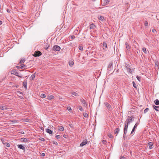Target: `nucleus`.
Returning a JSON list of instances; mask_svg holds the SVG:
<instances>
[{
  "label": "nucleus",
  "mask_w": 159,
  "mask_h": 159,
  "mask_svg": "<svg viewBox=\"0 0 159 159\" xmlns=\"http://www.w3.org/2000/svg\"><path fill=\"white\" fill-rule=\"evenodd\" d=\"M79 48L80 50L81 51L83 50V47L82 46H79Z\"/></svg>",
  "instance_id": "nucleus-38"
},
{
  "label": "nucleus",
  "mask_w": 159,
  "mask_h": 159,
  "mask_svg": "<svg viewBox=\"0 0 159 159\" xmlns=\"http://www.w3.org/2000/svg\"><path fill=\"white\" fill-rule=\"evenodd\" d=\"M2 143L4 144V143H5V141L4 139H2L1 140Z\"/></svg>",
  "instance_id": "nucleus-54"
},
{
  "label": "nucleus",
  "mask_w": 159,
  "mask_h": 159,
  "mask_svg": "<svg viewBox=\"0 0 159 159\" xmlns=\"http://www.w3.org/2000/svg\"><path fill=\"white\" fill-rule=\"evenodd\" d=\"M35 73H34V74H32L31 76L30 77V80H33L35 77Z\"/></svg>",
  "instance_id": "nucleus-23"
},
{
  "label": "nucleus",
  "mask_w": 159,
  "mask_h": 159,
  "mask_svg": "<svg viewBox=\"0 0 159 159\" xmlns=\"http://www.w3.org/2000/svg\"><path fill=\"white\" fill-rule=\"evenodd\" d=\"M148 23L147 21H145L144 22V25L145 26H147L148 25Z\"/></svg>",
  "instance_id": "nucleus-43"
},
{
  "label": "nucleus",
  "mask_w": 159,
  "mask_h": 159,
  "mask_svg": "<svg viewBox=\"0 0 159 159\" xmlns=\"http://www.w3.org/2000/svg\"><path fill=\"white\" fill-rule=\"evenodd\" d=\"M102 143L103 144H106L107 143V141L105 140H103L102 141Z\"/></svg>",
  "instance_id": "nucleus-45"
},
{
  "label": "nucleus",
  "mask_w": 159,
  "mask_h": 159,
  "mask_svg": "<svg viewBox=\"0 0 159 159\" xmlns=\"http://www.w3.org/2000/svg\"><path fill=\"white\" fill-rule=\"evenodd\" d=\"M11 74L15 75L19 77L22 78L23 77L22 76L19 75V73L17 72L15 69H14L11 70Z\"/></svg>",
  "instance_id": "nucleus-2"
},
{
  "label": "nucleus",
  "mask_w": 159,
  "mask_h": 159,
  "mask_svg": "<svg viewBox=\"0 0 159 159\" xmlns=\"http://www.w3.org/2000/svg\"><path fill=\"white\" fill-rule=\"evenodd\" d=\"M17 147L18 148L20 149H21L24 151L25 150V147L22 144L17 145Z\"/></svg>",
  "instance_id": "nucleus-11"
},
{
  "label": "nucleus",
  "mask_w": 159,
  "mask_h": 159,
  "mask_svg": "<svg viewBox=\"0 0 159 159\" xmlns=\"http://www.w3.org/2000/svg\"><path fill=\"white\" fill-rule=\"evenodd\" d=\"M125 157L123 156L120 158V159H125Z\"/></svg>",
  "instance_id": "nucleus-57"
},
{
  "label": "nucleus",
  "mask_w": 159,
  "mask_h": 159,
  "mask_svg": "<svg viewBox=\"0 0 159 159\" xmlns=\"http://www.w3.org/2000/svg\"><path fill=\"white\" fill-rule=\"evenodd\" d=\"M46 131L49 134H52L53 133L52 130L49 129H46Z\"/></svg>",
  "instance_id": "nucleus-15"
},
{
  "label": "nucleus",
  "mask_w": 159,
  "mask_h": 159,
  "mask_svg": "<svg viewBox=\"0 0 159 159\" xmlns=\"http://www.w3.org/2000/svg\"><path fill=\"white\" fill-rule=\"evenodd\" d=\"M149 110V109L148 108H146L144 111V113H146L148 110Z\"/></svg>",
  "instance_id": "nucleus-36"
},
{
  "label": "nucleus",
  "mask_w": 159,
  "mask_h": 159,
  "mask_svg": "<svg viewBox=\"0 0 159 159\" xmlns=\"http://www.w3.org/2000/svg\"><path fill=\"white\" fill-rule=\"evenodd\" d=\"M53 144L57 145L58 144V143L57 142L53 141Z\"/></svg>",
  "instance_id": "nucleus-51"
},
{
  "label": "nucleus",
  "mask_w": 159,
  "mask_h": 159,
  "mask_svg": "<svg viewBox=\"0 0 159 159\" xmlns=\"http://www.w3.org/2000/svg\"><path fill=\"white\" fill-rule=\"evenodd\" d=\"M87 143V140L86 139L85 140H84L83 142H82L80 144V146L81 147H83L84 145H86Z\"/></svg>",
  "instance_id": "nucleus-10"
},
{
  "label": "nucleus",
  "mask_w": 159,
  "mask_h": 159,
  "mask_svg": "<svg viewBox=\"0 0 159 159\" xmlns=\"http://www.w3.org/2000/svg\"><path fill=\"white\" fill-rule=\"evenodd\" d=\"M81 102L82 103L84 106H87V103L85 101L83 98L81 99H80Z\"/></svg>",
  "instance_id": "nucleus-13"
},
{
  "label": "nucleus",
  "mask_w": 159,
  "mask_h": 159,
  "mask_svg": "<svg viewBox=\"0 0 159 159\" xmlns=\"http://www.w3.org/2000/svg\"><path fill=\"white\" fill-rule=\"evenodd\" d=\"M136 78L138 80L139 82L141 81V77L137 76Z\"/></svg>",
  "instance_id": "nucleus-35"
},
{
  "label": "nucleus",
  "mask_w": 159,
  "mask_h": 159,
  "mask_svg": "<svg viewBox=\"0 0 159 159\" xmlns=\"http://www.w3.org/2000/svg\"><path fill=\"white\" fill-rule=\"evenodd\" d=\"M83 115L84 117L85 118H87L88 116V115L86 113H84Z\"/></svg>",
  "instance_id": "nucleus-34"
},
{
  "label": "nucleus",
  "mask_w": 159,
  "mask_h": 159,
  "mask_svg": "<svg viewBox=\"0 0 159 159\" xmlns=\"http://www.w3.org/2000/svg\"><path fill=\"white\" fill-rule=\"evenodd\" d=\"M96 0H92V1H93V2H94L95 1H96Z\"/></svg>",
  "instance_id": "nucleus-63"
},
{
  "label": "nucleus",
  "mask_w": 159,
  "mask_h": 159,
  "mask_svg": "<svg viewBox=\"0 0 159 159\" xmlns=\"http://www.w3.org/2000/svg\"><path fill=\"white\" fill-rule=\"evenodd\" d=\"M45 155V153H43L41 154V156L42 157H44Z\"/></svg>",
  "instance_id": "nucleus-50"
},
{
  "label": "nucleus",
  "mask_w": 159,
  "mask_h": 159,
  "mask_svg": "<svg viewBox=\"0 0 159 159\" xmlns=\"http://www.w3.org/2000/svg\"><path fill=\"white\" fill-rule=\"evenodd\" d=\"M21 134H25V133H24V132H23V131H22V132H21Z\"/></svg>",
  "instance_id": "nucleus-62"
},
{
  "label": "nucleus",
  "mask_w": 159,
  "mask_h": 159,
  "mask_svg": "<svg viewBox=\"0 0 159 159\" xmlns=\"http://www.w3.org/2000/svg\"><path fill=\"white\" fill-rule=\"evenodd\" d=\"M120 129L119 128H116V129L115 132H114V134H116V135H117V134H118L120 131Z\"/></svg>",
  "instance_id": "nucleus-16"
},
{
  "label": "nucleus",
  "mask_w": 159,
  "mask_h": 159,
  "mask_svg": "<svg viewBox=\"0 0 159 159\" xmlns=\"http://www.w3.org/2000/svg\"><path fill=\"white\" fill-rule=\"evenodd\" d=\"M152 31L153 33H154L155 34L157 33V31L155 29H152Z\"/></svg>",
  "instance_id": "nucleus-40"
},
{
  "label": "nucleus",
  "mask_w": 159,
  "mask_h": 159,
  "mask_svg": "<svg viewBox=\"0 0 159 159\" xmlns=\"http://www.w3.org/2000/svg\"><path fill=\"white\" fill-rule=\"evenodd\" d=\"M108 136L110 138H112L113 137V136L111 134H109Z\"/></svg>",
  "instance_id": "nucleus-44"
},
{
  "label": "nucleus",
  "mask_w": 159,
  "mask_h": 159,
  "mask_svg": "<svg viewBox=\"0 0 159 159\" xmlns=\"http://www.w3.org/2000/svg\"><path fill=\"white\" fill-rule=\"evenodd\" d=\"M40 97L42 98H44L46 97V95L42 93L40 95Z\"/></svg>",
  "instance_id": "nucleus-31"
},
{
  "label": "nucleus",
  "mask_w": 159,
  "mask_h": 159,
  "mask_svg": "<svg viewBox=\"0 0 159 159\" xmlns=\"http://www.w3.org/2000/svg\"><path fill=\"white\" fill-rule=\"evenodd\" d=\"M64 127L62 126H60L58 128V130L61 131H63L64 130Z\"/></svg>",
  "instance_id": "nucleus-25"
},
{
  "label": "nucleus",
  "mask_w": 159,
  "mask_h": 159,
  "mask_svg": "<svg viewBox=\"0 0 159 159\" xmlns=\"http://www.w3.org/2000/svg\"><path fill=\"white\" fill-rule=\"evenodd\" d=\"M79 109L81 111H83V109L82 107L81 106H80L79 107Z\"/></svg>",
  "instance_id": "nucleus-39"
},
{
  "label": "nucleus",
  "mask_w": 159,
  "mask_h": 159,
  "mask_svg": "<svg viewBox=\"0 0 159 159\" xmlns=\"http://www.w3.org/2000/svg\"><path fill=\"white\" fill-rule=\"evenodd\" d=\"M128 69H129V72L130 73H131L132 72V70L130 68H129Z\"/></svg>",
  "instance_id": "nucleus-53"
},
{
  "label": "nucleus",
  "mask_w": 159,
  "mask_h": 159,
  "mask_svg": "<svg viewBox=\"0 0 159 159\" xmlns=\"http://www.w3.org/2000/svg\"><path fill=\"white\" fill-rule=\"evenodd\" d=\"M107 47V44L105 42H103V48L104 50H106Z\"/></svg>",
  "instance_id": "nucleus-18"
},
{
  "label": "nucleus",
  "mask_w": 159,
  "mask_h": 159,
  "mask_svg": "<svg viewBox=\"0 0 159 159\" xmlns=\"http://www.w3.org/2000/svg\"><path fill=\"white\" fill-rule=\"evenodd\" d=\"M16 67L17 68H20V67L19 66H16Z\"/></svg>",
  "instance_id": "nucleus-59"
},
{
  "label": "nucleus",
  "mask_w": 159,
  "mask_h": 159,
  "mask_svg": "<svg viewBox=\"0 0 159 159\" xmlns=\"http://www.w3.org/2000/svg\"><path fill=\"white\" fill-rule=\"evenodd\" d=\"M67 109H68V110L70 112H71V111H72V109H71V108L70 107H68Z\"/></svg>",
  "instance_id": "nucleus-37"
},
{
  "label": "nucleus",
  "mask_w": 159,
  "mask_h": 159,
  "mask_svg": "<svg viewBox=\"0 0 159 159\" xmlns=\"http://www.w3.org/2000/svg\"><path fill=\"white\" fill-rule=\"evenodd\" d=\"M8 109L6 106H0V109L2 110H7Z\"/></svg>",
  "instance_id": "nucleus-17"
},
{
  "label": "nucleus",
  "mask_w": 159,
  "mask_h": 159,
  "mask_svg": "<svg viewBox=\"0 0 159 159\" xmlns=\"http://www.w3.org/2000/svg\"><path fill=\"white\" fill-rule=\"evenodd\" d=\"M125 135L123 136V138L125 139V135Z\"/></svg>",
  "instance_id": "nucleus-60"
},
{
  "label": "nucleus",
  "mask_w": 159,
  "mask_h": 159,
  "mask_svg": "<svg viewBox=\"0 0 159 159\" xmlns=\"http://www.w3.org/2000/svg\"><path fill=\"white\" fill-rule=\"evenodd\" d=\"M148 145L149 146L148 148L149 149H151L153 148L152 146L153 145V143L152 142H149L148 143Z\"/></svg>",
  "instance_id": "nucleus-12"
},
{
  "label": "nucleus",
  "mask_w": 159,
  "mask_h": 159,
  "mask_svg": "<svg viewBox=\"0 0 159 159\" xmlns=\"http://www.w3.org/2000/svg\"><path fill=\"white\" fill-rule=\"evenodd\" d=\"M69 65L71 67H72L74 65V62L73 61H70L69 63Z\"/></svg>",
  "instance_id": "nucleus-28"
},
{
  "label": "nucleus",
  "mask_w": 159,
  "mask_h": 159,
  "mask_svg": "<svg viewBox=\"0 0 159 159\" xmlns=\"http://www.w3.org/2000/svg\"><path fill=\"white\" fill-rule=\"evenodd\" d=\"M125 44L126 46V48L127 50V51H126V52L127 53L128 51H129L130 50L131 47L129 45L128 43L126 42Z\"/></svg>",
  "instance_id": "nucleus-5"
},
{
  "label": "nucleus",
  "mask_w": 159,
  "mask_h": 159,
  "mask_svg": "<svg viewBox=\"0 0 159 159\" xmlns=\"http://www.w3.org/2000/svg\"><path fill=\"white\" fill-rule=\"evenodd\" d=\"M125 66L127 68H128L129 67H130L129 64L127 63H125Z\"/></svg>",
  "instance_id": "nucleus-42"
},
{
  "label": "nucleus",
  "mask_w": 159,
  "mask_h": 159,
  "mask_svg": "<svg viewBox=\"0 0 159 159\" xmlns=\"http://www.w3.org/2000/svg\"><path fill=\"white\" fill-rule=\"evenodd\" d=\"M2 22L1 20H0V25H1L2 24Z\"/></svg>",
  "instance_id": "nucleus-58"
},
{
  "label": "nucleus",
  "mask_w": 159,
  "mask_h": 159,
  "mask_svg": "<svg viewBox=\"0 0 159 159\" xmlns=\"http://www.w3.org/2000/svg\"><path fill=\"white\" fill-rule=\"evenodd\" d=\"M132 83H133V87L137 89V85L135 83V82L134 81H133V82H132Z\"/></svg>",
  "instance_id": "nucleus-27"
},
{
  "label": "nucleus",
  "mask_w": 159,
  "mask_h": 159,
  "mask_svg": "<svg viewBox=\"0 0 159 159\" xmlns=\"http://www.w3.org/2000/svg\"><path fill=\"white\" fill-rule=\"evenodd\" d=\"M105 106L107 107V109L109 110H111L112 107L111 105L107 102H106L105 103Z\"/></svg>",
  "instance_id": "nucleus-7"
},
{
  "label": "nucleus",
  "mask_w": 159,
  "mask_h": 159,
  "mask_svg": "<svg viewBox=\"0 0 159 159\" xmlns=\"http://www.w3.org/2000/svg\"><path fill=\"white\" fill-rule=\"evenodd\" d=\"M153 107L156 111H159V106L153 105Z\"/></svg>",
  "instance_id": "nucleus-19"
},
{
  "label": "nucleus",
  "mask_w": 159,
  "mask_h": 159,
  "mask_svg": "<svg viewBox=\"0 0 159 159\" xmlns=\"http://www.w3.org/2000/svg\"><path fill=\"white\" fill-rule=\"evenodd\" d=\"M98 19L101 21H103L104 20V18L102 16H100L99 17Z\"/></svg>",
  "instance_id": "nucleus-29"
},
{
  "label": "nucleus",
  "mask_w": 159,
  "mask_h": 159,
  "mask_svg": "<svg viewBox=\"0 0 159 159\" xmlns=\"http://www.w3.org/2000/svg\"><path fill=\"white\" fill-rule=\"evenodd\" d=\"M112 68V63H110L109 64L107 70L108 71H111Z\"/></svg>",
  "instance_id": "nucleus-8"
},
{
  "label": "nucleus",
  "mask_w": 159,
  "mask_h": 159,
  "mask_svg": "<svg viewBox=\"0 0 159 159\" xmlns=\"http://www.w3.org/2000/svg\"><path fill=\"white\" fill-rule=\"evenodd\" d=\"M25 61V60L24 59H21L20 61V63H24Z\"/></svg>",
  "instance_id": "nucleus-41"
},
{
  "label": "nucleus",
  "mask_w": 159,
  "mask_h": 159,
  "mask_svg": "<svg viewBox=\"0 0 159 159\" xmlns=\"http://www.w3.org/2000/svg\"><path fill=\"white\" fill-rule=\"evenodd\" d=\"M60 49V47L57 45H54L52 48V50L55 51H59Z\"/></svg>",
  "instance_id": "nucleus-3"
},
{
  "label": "nucleus",
  "mask_w": 159,
  "mask_h": 159,
  "mask_svg": "<svg viewBox=\"0 0 159 159\" xmlns=\"http://www.w3.org/2000/svg\"><path fill=\"white\" fill-rule=\"evenodd\" d=\"M21 142L26 143L28 142V139L26 138H22L21 139Z\"/></svg>",
  "instance_id": "nucleus-21"
},
{
  "label": "nucleus",
  "mask_w": 159,
  "mask_h": 159,
  "mask_svg": "<svg viewBox=\"0 0 159 159\" xmlns=\"http://www.w3.org/2000/svg\"><path fill=\"white\" fill-rule=\"evenodd\" d=\"M7 12L9 13H10L11 12V10H9V9H7Z\"/></svg>",
  "instance_id": "nucleus-56"
},
{
  "label": "nucleus",
  "mask_w": 159,
  "mask_h": 159,
  "mask_svg": "<svg viewBox=\"0 0 159 159\" xmlns=\"http://www.w3.org/2000/svg\"><path fill=\"white\" fill-rule=\"evenodd\" d=\"M142 50L145 54H147L148 50H147V49H146V48H145L143 47L142 48Z\"/></svg>",
  "instance_id": "nucleus-24"
},
{
  "label": "nucleus",
  "mask_w": 159,
  "mask_h": 159,
  "mask_svg": "<svg viewBox=\"0 0 159 159\" xmlns=\"http://www.w3.org/2000/svg\"><path fill=\"white\" fill-rule=\"evenodd\" d=\"M5 145L6 146H7V147H10V144L8 143H4Z\"/></svg>",
  "instance_id": "nucleus-32"
},
{
  "label": "nucleus",
  "mask_w": 159,
  "mask_h": 159,
  "mask_svg": "<svg viewBox=\"0 0 159 159\" xmlns=\"http://www.w3.org/2000/svg\"><path fill=\"white\" fill-rule=\"evenodd\" d=\"M26 122H27V120H28V119H26Z\"/></svg>",
  "instance_id": "nucleus-64"
},
{
  "label": "nucleus",
  "mask_w": 159,
  "mask_h": 159,
  "mask_svg": "<svg viewBox=\"0 0 159 159\" xmlns=\"http://www.w3.org/2000/svg\"><path fill=\"white\" fill-rule=\"evenodd\" d=\"M69 126L71 127L72 128L73 127L72 125L71 124H69Z\"/></svg>",
  "instance_id": "nucleus-55"
},
{
  "label": "nucleus",
  "mask_w": 159,
  "mask_h": 159,
  "mask_svg": "<svg viewBox=\"0 0 159 159\" xmlns=\"http://www.w3.org/2000/svg\"><path fill=\"white\" fill-rule=\"evenodd\" d=\"M54 97L53 95H48L47 96V99L50 100L54 98Z\"/></svg>",
  "instance_id": "nucleus-14"
},
{
  "label": "nucleus",
  "mask_w": 159,
  "mask_h": 159,
  "mask_svg": "<svg viewBox=\"0 0 159 159\" xmlns=\"http://www.w3.org/2000/svg\"><path fill=\"white\" fill-rule=\"evenodd\" d=\"M75 38V37L74 35H72L70 36V38L73 39Z\"/></svg>",
  "instance_id": "nucleus-49"
},
{
  "label": "nucleus",
  "mask_w": 159,
  "mask_h": 159,
  "mask_svg": "<svg viewBox=\"0 0 159 159\" xmlns=\"http://www.w3.org/2000/svg\"><path fill=\"white\" fill-rule=\"evenodd\" d=\"M66 135L65 134L63 135V137L65 138H66Z\"/></svg>",
  "instance_id": "nucleus-61"
},
{
  "label": "nucleus",
  "mask_w": 159,
  "mask_h": 159,
  "mask_svg": "<svg viewBox=\"0 0 159 159\" xmlns=\"http://www.w3.org/2000/svg\"><path fill=\"white\" fill-rule=\"evenodd\" d=\"M109 2V0H103V2L102 4V6H105L108 5Z\"/></svg>",
  "instance_id": "nucleus-9"
},
{
  "label": "nucleus",
  "mask_w": 159,
  "mask_h": 159,
  "mask_svg": "<svg viewBox=\"0 0 159 159\" xmlns=\"http://www.w3.org/2000/svg\"><path fill=\"white\" fill-rule=\"evenodd\" d=\"M95 27H96V26L93 23H92V24L90 25V28L91 29H93Z\"/></svg>",
  "instance_id": "nucleus-20"
},
{
  "label": "nucleus",
  "mask_w": 159,
  "mask_h": 159,
  "mask_svg": "<svg viewBox=\"0 0 159 159\" xmlns=\"http://www.w3.org/2000/svg\"><path fill=\"white\" fill-rule=\"evenodd\" d=\"M134 120V118H133L132 116H129L127 118V120L125 122V125L124 129V134H126L127 131L128 125L130 123L132 122Z\"/></svg>",
  "instance_id": "nucleus-1"
},
{
  "label": "nucleus",
  "mask_w": 159,
  "mask_h": 159,
  "mask_svg": "<svg viewBox=\"0 0 159 159\" xmlns=\"http://www.w3.org/2000/svg\"><path fill=\"white\" fill-rule=\"evenodd\" d=\"M12 121L14 123H16L17 122V120H12Z\"/></svg>",
  "instance_id": "nucleus-47"
},
{
  "label": "nucleus",
  "mask_w": 159,
  "mask_h": 159,
  "mask_svg": "<svg viewBox=\"0 0 159 159\" xmlns=\"http://www.w3.org/2000/svg\"><path fill=\"white\" fill-rule=\"evenodd\" d=\"M53 127V126H52V125H49V126H48V129H52V127Z\"/></svg>",
  "instance_id": "nucleus-52"
},
{
  "label": "nucleus",
  "mask_w": 159,
  "mask_h": 159,
  "mask_svg": "<svg viewBox=\"0 0 159 159\" xmlns=\"http://www.w3.org/2000/svg\"><path fill=\"white\" fill-rule=\"evenodd\" d=\"M23 84L25 89H26L27 88V83L26 81H24L23 83Z\"/></svg>",
  "instance_id": "nucleus-22"
},
{
  "label": "nucleus",
  "mask_w": 159,
  "mask_h": 159,
  "mask_svg": "<svg viewBox=\"0 0 159 159\" xmlns=\"http://www.w3.org/2000/svg\"><path fill=\"white\" fill-rule=\"evenodd\" d=\"M72 94L73 95L75 96H78V93H77L76 92H73L72 93Z\"/></svg>",
  "instance_id": "nucleus-33"
},
{
  "label": "nucleus",
  "mask_w": 159,
  "mask_h": 159,
  "mask_svg": "<svg viewBox=\"0 0 159 159\" xmlns=\"http://www.w3.org/2000/svg\"><path fill=\"white\" fill-rule=\"evenodd\" d=\"M26 67V66L24 64H21L20 65V68L23 69L25 68Z\"/></svg>",
  "instance_id": "nucleus-30"
},
{
  "label": "nucleus",
  "mask_w": 159,
  "mask_h": 159,
  "mask_svg": "<svg viewBox=\"0 0 159 159\" xmlns=\"http://www.w3.org/2000/svg\"><path fill=\"white\" fill-rule=\"evenodd\" d=\"M154 103L155 105H159V101L158 99H157L154 101Z\"/></svg>",
  "instance_id": "nucleus-26"
},
{
  "label": "nucleus",
  "mask_w": 159,
  "mask_h": 159,
  "mask_svg": "<svg viewBox=\"0 0 159 159\" xmlns=\"http://www.w3.org/2000/svg\"><path fill=\"white\" fill-rule=\"evenodd\" d=\"M60 135H57L56 136V138L57 139H58L59 138H60Z\"/></svg>",
  "instance_id": "nucleus-46"
},
{
  "label": "nucleus",
  "mask_w": 159,
  "mask_h": 159,
  "mask_svg": "<svg viewBox=\"0 0 159 159\" xmlns=\"http://www.w3.org/2000/svg\"><path fill=\"white\" fill-rule=\"evenodd\" d=\"M139 124V122H137L134 125L133 129H132V130L131 131V134H132L134 132V130H135V129L136 128V127H137L138 125Z\"/></svg>",
  "instance_id": "nucleus-6"
},
{
  "label": "nucleus",
  "mask_w": 159,
  "mask_h": 159,
  "mask_svg": "<svg viewBox=\"0 0 159 159\" xmlns=\"http://www.w3.org/2000/svg\"><path fill=\"white\" fill-rule=\"evenodd\" d=\"M41 55L42 53L40 51H37L35 52L33 56L34 57H38L40 56Z\"/></svg>",
  "instance_id": "nucleus-4"
},
{
  "label": "nucleus",
  "mask_w": 159,
  "mask_h": 159,
  "mask_svg": "<svg viewBox=\"0 0 159 159\" xmlns=\"http://www.w3.org/2000/svg\"><path fill=\"white\" fill-rule=\"evenodd\" d=\"M39 140L41 141H44V139L43 138H39Z\"/></svg>",
  "instance_id": "nucleus-48"
}]
</instances>
